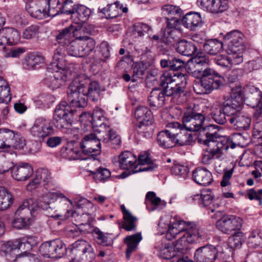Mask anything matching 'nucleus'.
I'll return each instance as SVG.
<instances>
[{
  "instance_id": "1",
  "label": "nucleus",
  "mask_w": 262,
  "mask_h": 262,
  "mask_svg": "<svg viewBox=\"0 0 262 262\" xmlns=\"http://www.w3.org/2000/svg\"><path fill=\"white\" fill-rule=\"evenodd\" d=\"M165 224L167 226L165 238L169 241L165 242V259H172V262H194V259L189 260L187 256L177 257L185 253L190 244L207 239L205 231L194 222L180 220L169 216L166 217Z\"/></svg>"
},
{
  "instance_id": "2",
  "label": "nucleus",
  "mask_w": 262,
  "mask_h": 262,
  "mask_svg": "<svg viewBox=\"0 0 262 262\" xmlns=\"http://www.w3.org/2000/svg\"><path fill=\"white\" fill-rule=\"evenodd\" d=\"M59 197L62 199V200L59 201V203L63 204L66 208H68V203H71V201L62 194H59L56 192H48L43 194L38 198L36 205L34 203L32 199L25 201L15 212V215L19 217H16L13 220L12 226L17 229H22L29 225L31 217L34 215L35 211L38 208L46 211L47 216H55V213L57 210L55 202L57 201Z\"/></svg>"
},
{
  "instance_id": "3",
  "label": "nucleus",
  "mask_w": 262,
  "mask_h": 262,
  "mask_svg": "<svg viewBox=\"0 0 262 262\" xmlns=\"http://www.w3.org/2000/svg\"><path fill=\"white\" fill-rule=\"evenodd\" d=\"M218 126L210 124L202 126L200 130L198 139L201 143L206 146L202 154V162L208 164L213 159H219L223 155V151L228 149V146L221 141L222 138L219 134Z\"/></svg>"
},
{
  "instance_id": "4",
  "label": "nucleus",
  "mask_w": 262,
  "mask_h": 262,
  "mask_svg": "<svg viewBox=\"0 0 262 262\" xmlns=\"http://www.w3.org/2000/svg\"><path fill=\"white\" fill-rule=\"evenodd\" d=\"M85 86L79 79L72 81L67 90L68 99L71 105L75 107H84L87 105L88 97L93 101L98 100L100 94V88L97 81L89 84L88 91Z\"/></svg>"
},
{
  "instance_id": "5",
  "label": "nucleus",
  "mask_w": 262,
  "mask_h": 262,
  "mask_svg": "<svg viewBox=\"0 0 262 262\" xmlns=\"http://www.w3.org/2000/svg\"><path fill=\"white\" fill-rule=\"evenodd\" d=\"M189 72L192 76L200 78L193 85L194 92L197 94H209L223 85L224 78L213 69L195 68Z\"/></svg>"
},
{
  "instance_id": "6",
  "label": "nucleus",
  "mask_w": 262,
  "mask_h": 262,
  "mask_svg": "<svg viewBox=\"0 0 262 262\" xmlns=\"http://www.w3.org/2000/svg\"><path fill=\"white\" fill-rule=\"evenodd\" d=\"M184 62L175 57L167 55L165 58V96H177L184 92L179 82V72Z\"/></svg>"
},
{
  "instance_id": "7",
  "label": "nucleus",
  "mask_w": 262,
  "mask_h": 262,
  "mask_svg": "<svg viewBox=\"0 0 262 262\" xmlns=\"http://www.w3.org/2000/svg\"><path fill=\"white\" fill-rule=\"evenodd\" d=\"M180 124L177 122L168 123L165 129V148L172 147L176 144L181 146L190 144L192 140V136L190 133L185 132L177 133Z\"/></svg>"
},
{
  "instance_id": "8",
  "label": "nucleus",
  "mask_w": 262,
  "mask_h": 262,
  "mask_svg": "<svg viewBox=\"0 0 262 262\" xmlns=\"http://www.w3.org/2000/svg\"><path fill=\"white\" fill-rule=\"evenodd\" d=\"M73 106L66 101H61L56 107L53 117V123L58 129H67L71 126L75 111ZM74 108H75L74 107Z\"/></svg>"
},
{
  "instance_id": "9",
  "label": "nucleus",
  "mask_w": 262,
  "mask_h": 262,
  "mask_svg": "<svg viewBox=\"0 0 262 262\" xmlns=\"http://www.w3.org/2000/svg\"><path fill=\"white\" fill-rule=\"evenodd\" d=\"M55 66V68H47V73L44 78L45 84L53 89L59 88L68 79V71L64 68L58 67V64Z\"/></svg>"
},
{
  "instance_id": "10",
  "label": "nucleus",
  "mask_w": 262,
  "mask_h": 262,
  "mask_svg": "<svg viewBox=\"0 0 262 262\" xmlns=\"http://www.w3.org/2000/svg\"><path fill=\"white\" fill-rule=\"evenodd\" d=\"M39 251L43 256L50 258H60L67 252L64 244L59 239L42 243Z\"/></svg>"
},
{
  "instance_id": "11",
  "label": "nucleus",
  "mask_w": 262,
  "mask_h": 262,
  "mask_svg": "<svg viewBox=\"0 0 262 262\" xmlns=\"http://www.w3.org/2000/svg\"><path fill=\"white\" fill-rule=\"evenodd\" d=\"M100 135L95 133L85 135L82 139L80 147L83 152L88 155L95 156L101 152Z\"/></svg>"
},
{
  "instance_id": "12",
  "label": "nucleus",
  "mask_w": 262,
  "mask_h": 262,
  "mask_svg": "<svg viewBox=\"0 0 262 262\" xmlns=\"http://www.w3.org/2000/svg\"><path fill=\"white\" fill-rule=\"evenodd\" d=\"M223 39L227 46L226 49L227 53L245 51L243 34L239 31L234 30L230 31L223 35Z\"/></svg>"
},
{
  "instance_id": "13",
  "label": "nucleus",
  "mask_w": 262,
  "mask_h": 262,
  "mask_svg": "<svg viewBox=\"0 0 262 262\" xmlns=\"http://www.w3.org/2000/svg\"><path fill=\"white\" fill-rule=\"evenodd\" d=\"M205 119V116L202 114L190 110L184 113L182 118L183 125L188 131H200Z\"/></svg>"
},
{
  "instance_id": "14",
  "label": "nucleus",
  "mask_w": 262,
  "mask_h": 262,
  "mask_svg": "<svg viewBox=\"0 0 262 262\" xmlns=\"http://www.w3.org/2000/svg\"><path fill=\"white\" fill-rule=\"evenodd\" d=\"M243 103V94L231 93L230 97L226 100L221 107L227 115L228 120L231 116H235L240 112Z\"/></svg>"
},
{
  "instance_id": "15",
  "label": "nucleus",
  "mask_w": 262,
  "mask_h": 262,
  "mask_svg": "<svg viewBox=\"0 0 262 262\" xmlns=\"http://www.w3.org/2000/svg\"><path fill=\"white\" fill-rule=\"evenodd\" d=\"M243 220L238 217L228 215L224 216L216 223L217 228L223 233L230 234L233 231L240 230Z\"/></svg>"
},
{
  "instance_id": "16",
  "label": "nucleus",
  "mask_w": 262,
  "mask_h": 262,
  "mask_svg": "<svg viewBox=\"0 0 262 262\" xmlns=\"http://www.w3.org/2000/svg\"><path fill=\"white\" fill-rule=\"evenodd\" d=\"M31 134L38 140H43L45 138L53 135L54 129L50 120L43 118L37 119L30 130Z\"/></svg>"
},
{
  "instance_id": "17",
  "label": "nucleus",
  "mask_w": 262,
  "mask_h": 262,
  "mask_svg": "<svg viewBox=\"0 0 262 262\" xmlns=\"http://www.w3.org/2000/svg\"><path fill=\"white\" fill-rule=\"evenodd\" d=\"M221 247L207 245L198 248L194 254V262H214L217 257Z\"/></svg>"
},
{
  "instance_id": "18",
  "label": "nucleus",
  "mask_w": 262,
  "mask_h": 262,
  "mask_svg": "<svg viewBox=\"0 0 262 262\" xmlns=\"http://www.w3.org/2000/svg\"><path fill=\"white\" fill-rule=\"evenodd\" d=\"M86 29V26L79 27V26L74 27L72 25L62 30L61 32L56 35V40L59 44H60L62 47L64 46L68 45L73 40V37L75 39H78L83 38L78 35V32H84Z\"/></svg>"
},
{
  "instance_id": "19",
  "label": "nucleus",
  "mask_w": 262,
  "mask_h": 262,
  "mask_svg": "<svg viewBox=\"0 0 262 262\" xmlns=\"http://www.w3.org/2000/svg\"><path fill=\"white\" fill-rule=\"evenodd\" d=\"M47 0H27L26 9L30 15L37 19L47 17Z\"/></svg>"
},
{
  "instance_id": "20",
  "label": "nucleus",
  "mask_w": 262,
  "mask_h": 262,
  "mask_svg": "<svg viewBox=\"0 0 262 262\" xmlns=\"http://www.w3.org/2000/svg\"><path fill=\"white\" fill-rule=\"evenodd\" d=\"M141 62H136L133 67L132 79L133 82L136 81L137 78H143L148 67L151 63L152 60L151 52L147 48L141 54Z\"/></svg>"
},
{
  "instance_id": "21",
  "label": "nucleus",
  "mask_w": 262,
  "mask_h": 262,
  "mask_svg": "<svg viewBox=\"0 0 262 262\" xmlns=\"http://www.w3.org/2000/svg\"><path fill=\"white\" fill-rule=\"evenodd\" d=\"M197 4L203 9L215 14L224 12L228 8V0H197Z\"/></svg>"
},
{
  "instance_id": "22",
  "label": "nucleus",
  "mask_w": 262,
  "mask_h": 262,
  "mask_svg": "<svg viewBox=\"0 0 262 262\" xmlns=\"http://www.w3.org/2000/svg\"><path fill=\"white\" fill-rule=\"evenodd\" d=\"M247 101L248 105L252 107H257L255 113V116L262 118V110L261 109V102L262 95L261 92L253 86H250L247 89Z\"/></svg>"
},
{
  "instance_id": "23",
  "label": "nucleus",
  "mask_w": 262,
  "mask_h": 262,
  "mask_svg": "<svg viewBox=\"0 0 262 262\" xmlns=\"http://www.w3.org/2000/svg\"><path fill=\"white\" fill-rule=\"evenodd\" d=\"M11 169L12 177L17 181H26L33 173V168L28 163L20 162L12 165Z\"/></svg>"
},
{
  "instance_id": "24",
  "label": "nucleus",
  "mask_w": 262,
  "mask_h": 262,
  "mask_svg": "<svg viewBox=\"0 0 262 262\" xmlns=\"http://www.w3.org/2000/svg\"><path fill=\"white\" fill-rule=\"evenodd\" d=\"M182 10L179 7L173 5H165V18L167 20V27L176 28L179 24Z\"/></svg>"
},
{
  "instance_id": "25",
  "label": "nucleus",
  "mask_w": 262,
  "mask_h": 262,
  "mask_svg": "<svg viewBox=\"0 0 262 262\" xmlns=\"http://www.w3.org/2000/svg\"><path fill=\"white\" fill-rule=\"evenodd\" d=\"M128 8L123 7V5L118 2L108 4L103 8H99L98 12L102 13L106 19H113L122 15V13H127Z\"/></svg>"
},
{
  "instance_id": "26",
  "label": "nucleus",
  "mask_w": 262,
  "mask_h": 262,
  "mask_svg": "<svg viewBox=\"0 0 262 262\" xmlns=\"http://www.w3.org/2000/svg\"><path fill=\"white\" fill-rule=\"evenodd\" d=\"M19 248L16 242L9 241L3 243L0 246V255L6 258L9 262H17V254Z\"/></svg>"
},
{
  "instance_id": "27",
  "label": "nucleus",
  "mask_w": 262,
  "mask_h": 262,
  "mask_svg": "<svg viewBox=\"0 0 262 262\" xmlns=\"http://www.w3.org/2000/svg\"><path fill=\"white\" fill-rule=\"evenodd\" d=\"M192 179L196 183L204 186L210 185L213 181L211 172L207 168L200 167L193 170Z\"/></svg>"
},
{
  "instance_id": "28",
  "label": "nucleus",
  "mask_w": 262,
  "mask_h": 262,
  "mask_svg": "<svg viewBox=\"0 0 262 262\" xmlns=\"http://www.w3.org/2000/svg\"><path fill=\"white\" fill-rule=\"evenodd\" d=\"M97 132H101L102 135H100V138L101 141L104 143H108L112 148H117L119 147L121 143V137L113 129L107 127V129L96 130Z\"/></svg>"
},
{
  "instance_id": "29",
  "label": "nucleus",
  "mask_w": 262,
  "mask_h": 262,
  "mask_svg": "<svg viewBox=\"0 0 262 262\" xmlns=\"http://www.w3.org/2000/svg\"><path fill=\"white\" fill-rule=\"evenodd\" d=\"M91 246L85 240H77L67 249V252H69V256L75 262Z\"/></svg>"
},
{
  "instance_id": "30",
  "label": "nucleus",
  "mask_w": 262,
  "mask_h": 262,
  "mask_svg": "<svg viewBox=\"0 0 262 262\" xmlns=\"http://www.w3.org/2000/svg\"><path fill=\"white\" fill-rule=\"evenodd\" d=\"M135 116L139 123V127L148 126L153 122V116L151 111L147 107L140 106L135 111Z\"/></svg>"
},
{
  "instance_id": "31",
  "label": "nucleus",
  "mask_w": 262,
  "mask_h": 262,
  "mask_svg": "<svg viewBox=\"0 0 262 262\" xmlns=\"http://www.w3.org/2000/svg\"><path fill=\"white\" fill-rule=\"evenodd\" d=\"M228 121L234 129L239 130L247 129L251 123V118L241 112L230 117Z\"/></svg>"
},
{
  "instance_id": "32",
  "label": "nucleus",
  "mask_w": 262,
  "mask_h": 262,
  "mask_svg": "<svg viewBox=\"0 0 262 262\" xmlns=\"http://www.w3.org/2000/svg\"><path fill=\"white\" fill-rule=\"evenodd\" d=\"M148 100L150 106L153 110H156L162 107L164 104V89L156 87L153 88Z\"/></svg>"
},
{
  "instance_id": "33",
  "label": "nucleus",
  "mask_w": 262,
  "mask_h": 262,
  "mask_svg": "<svg viewBox=\"0 0 262 262\" xmlns=\"http://www.w3.org/2000/svg\"><path fill=\"white\" fill-rule=\"evenodd\" d=\"M175 49L177 52L186 56H192L198 50L196 46L193 42L184 39L177 42Z\"/></svg>"
},
{
  "instance_id": "34",
  "label": "nucleus",
  "mask_w": 262,
  "mask_h": 262,
  "mask_svg": "<svg viewBox=\"0 0 262 262\" xmlns=\"http://www.w3.org/2000/svg\"><path fill=\"white\" fill-rule=\"evenodd\" d=\"M10 137H9L7 147H12L15 149H22L26 145V140L21 134L17 132L9 129Z\"/></svg>"
},
{
  "instance_id": "35",
  "label": "nucleus",
  "mask_w": 262,
  "mask_h": 262,
  "mask_svg": "<svg viewBox=\"0 0 262 262\" xmlns=\"http://www.w3.org/2000/svg\"><path fill=\"white\" fill-rule=\"evenodd\" d=\"M142 239L141 233L128 235L124 238V243L126 245V256L127 259L129 258L131 254L137 248L138 245Z\"/></svg>"
},
{
  "instance_id": "36",
  "label": "nucleus",
  "mask_w": 262,
  "mask_h": 262,
  "mask_svg": "<svg viewBox=\"0 0 262 262\" xmlns=\"http://www.w3.org/2000/svg\"><path fill=\"white\" fill-rule=\"evenodd\" d=\"M184 26L191 30H194L202 23V18L199 13L189 12L181 20Z\"/></svg>"
},
{
  "instance_id": "37",
  "label": "nucleus",
  "mask_w": 262,
  "mask_h": 262,
  "mask_svg": "<svg viewBox=\"0 0 262 262\" xmlns=\"http://www.w3.org/2000/svg\"><path fill=\"white\" fill-rule=\"evenodd\" d=\"M137 158L136 156L128 151L122 152L119 157L120 167L123 169H128L136 164Z\"/></svg>"
},
{
  "instance_id": "38",
  "label": "nucleus",
  "mask_w": 262,
  "mask_h": 262,
  "mask_svg": "<svg viewBox=\"0 0 262 262\" xmlns=\"http://www.w3.org/2000/svg\"><path fill=\"white\" fill-rule=\"evenodd\" d=\"M92 234L95 241L99 245L103 246H110L113 243L111 234L103 232L97 227L93 229Z\"/></svg>"
},
{
  "instance_id": "39",
  "label": "nucleus",
  "mask_w": 262,
  "mask_h": 262,
  "mask_svg": "<svg viewBox=\"0 0 262 262\" xmlns=\"http://www.w3.org/2000/svg\"><path fill=\"white\" fill-rule=\"evenodd\" d=\"M91 14V10L88 7L82 5H77L73 15L77 18V24L86 22Z\"/></svg>"
},
{
  "instance_id": "40",
  "label": "nucleus",
  "mask_w": 262,
  "mask_h": 262,
  "mask_svg": "<svg viewBox=\"0 0 262 262\" xmlns=\"http://www.w3.org/2000/svg\"><path fill=\"white\" fill-rule=\"evenodd\" d=\"M203 47L206 53L215 55L222 50L223 43L217 39H208L205 42Z\"/></svg>"
},
{
  "instance_id": "41",
  "label": "nucleus",
  "mask_w": 262,
  "mask_h": 262,
  "mask_svg": "<svg viewBox=\"0 0 262 262\" xmlns=\"http://www.w3.org/2000/svg\"><path fill=\"white\" fill-rule=\"evenodd\" d=\"M16 242L19 249H22L25 250L24 252H28L37 245V238L33 236H26L16 239Z\"/></svg>"
},
{
  "instance_id": "42",
  "label": "nucleus",
  "mask_w": 262,
  "mask_h": 262,
  "mask_svg": "<svg viewBox=\"0 0 262 262\" xmlns=\"http://www.w3.org/2000/svg\"><path fill=\"white\" fill-rule=\"evenodd\" d=\"M137 162H138V165L147 164L148 166L143 168H140L138 170H133V171L134 173L139 171H148L154 168V166L151 165V164H153V163L149 157V153L145 151H142L140 154L138 156Z\"/></svg>"
},
{
  "instance_id": "43",
  "label": "nucleus",
  "mask_w": 262,
  "mask_h": 262,
  "mask_svg": "<svg viewBox=\"0 0 262 262\" xmlns=\"http://www.w3.org/2000/svg\"><path fill=\"white\" fill-rule=\"evenodd\" d=\"M43 56L38 54H32L26 57L23 62V68L27 70L33 69L36 65L44 62Z\"/></svg>"
},
{
  "instance_id": "44",
  "label": "nucleus",
  "mask_w": 262,
  "mask_h": 262,
  "mask_svg": "<svg viewBox=\"0 0 262 262\" xmlns=\"http://www.w3.org/2000/svg\"><path fill=\"white\" fill-rule=\"evenodd\" d=\"M85 38L80 39V55L81 57L88 56L90 55L95 48V41L92 38H88L87 39L81 40Z\"/></svg>"
},
{
  "instance_id": "45",
  "label": "nucleus",
  "mask_w": 262,
  "mask_h": 262,
  "mask_svg": "<svg viewBox=\"0 0 262 262\" xmlns=\"http://www.w3.org/2000/svg\"><path fill=\"white\" fill-rule=\"evenodd\" d=\"M8 45L17 43L20 39L19 32L13 28H3Z\"/></svg>"
},
{
  "instance_id": "46",
  "label": "nucleus",
  "mask_w": 262,
  "mask_h": 262,
  "mask_svg": "<svg viewBox=\"0 0 262 262\" xmlns=\"http://www.w3.org/2000/svg\"><path fill=\"white\" fill-rule=\"evenodd\" d=\"M10 157L9 152L0 151V173H5L12 168L13 163Z\"/></svg>"
},
{
  "instance_id": "47",
  "label": "nucleus",
  "mask_w": 262,
  "mask_h": 262,
  "mask_svg": "<svg viewBox=\"0 0 262 262\" xmlns=\"http://www.w3.org/2000/svg\"><path fill=\"white\" fill-rule=\"evenodd\" d=\"M12 194L5 189L0 190V210H4L10 207L13 202Z\"/></svg>"
},
{
  "instance_id": "48",
  "label": "nucleus",
  "mask_w": 262,
  "mask_h": 262,
  "mask_svg": "<svg viewBox=\"0 0 262 262\" xmlns=\"http://www.w3.org/2000/svg\"><path fill=\"white\" fill-rule=\"evenodd\" d=\"M145 202L148 210L154 211L161 202V200L156 196L155 192L149 191L146 194Z\"/></svg>"
},
{
  "instance_id": "49",
  "label": "nucleus",
  "mask_w": 262,
  "mask_h": 262,
  "mask_svg": "<svg viewBox=\"0 0 262 262\" xmlns=\"http://www.w3.org/2000/svg\"><path fill=\"white\" fill-rule=\"evenodd\" d=\"M191 63L194 68H200L202 69H210L208 67L209 58L202 53L198 54L191 59Z\"/></svg>"
},
{
  "instance_id": "50",
  "label": "nucleus",
  "mask_w": 262,
  "mask_h": 262,
  "mask_svg": "<svg viewBox=\"0 0 262 262\" xmlns=\"http://www.w3.org/2000/svg\"><path fill=\"white\" fill-rule=\"evenodd\" d=\"M48 9L47 10V16L54 17L59 13H62V4L59 0H47Z\"/></svg>"
},
{
  "instance_id": "51",
  "label": "nucleus",
  "mask_w": 262,
  "mask_h": 262,
  "mask_svg": "<svg viewBox=\"0 0 262 262\" xmlns=\"http://www.w3.org/2000/svg\"><path fill=\"white\" fill-rule=\"evenodd\" d=\"M123 219L124 222L122 225V228L127 231L136 230V222L138 220L136 216H133L130 213L127 214V215L125 214L123 216Z\"/></svg>"
},
{
  "instance_id": "52",
  "label": "nucleus",
  "mask_w": 262,
  "mask_h": 262,
  "mask_svg": "<svg viewBox=\"0 0 262 262\" xmlns=\"http://www.w3.org/2000/svg\"><path fill=\"white\" fill-rule=\"evenodd\" d=\"M228 81L229 86L232 91L231 93L242 94V86H241L235 71H233L232 74H230L228 76Z\"/></svg>"
},
{
  "instance_id": "53",
  "label": "nucleus",
  "mask_w": 262,
  "mask_h": 262,
  "mask_svg": "<svg viewBox=\"0 0 262 262\" xmlns=\"http://www.w3.org/2000/svg\"><path fill=\"white\" fill-rule=\"evenodd\" d=\"M167 170H169L172 174L181 176L185 178L188 172V168L187 166L179 164H173L172 165L165 166Z\"/></svg>"
},
{
  "instance_id": "54",
  "label": "nucleus",
  "mask_w": 262,
  "mask_h": 262,
  "mask_svg": "<svg viewBox=\"0 0 262 262\" xmlns=\"http://www.w3.org/2000/svg\"><path fill=\"white\" fill-rule=\"evenodd\" d=\"M245 236L243 232L236 230L229 238V243L232 248H238L244 243Z\"/></svg>"
},
{
  "instance_id": "55",
  "label": "nucleus",
  "mask_w": 262,
  "mask_h": 262,
  "mask_svg": "<svg viewBox=\"0 0 262 262\" xmlns=\"http://www.w3.org/2000/svg\"><path fill=\"white\" fill-rule=\"evenodd\" d=\"M175 28H170L167 26V29H165V44H168L170 46L174 45L175 42L178 40L176 33H179Z\"/></svg>"
},
{
  "instance_id": "56",
  "label": "nucleus",
  "mask_w": 262,
  "mask_h": 262,
  "mask_svg": "<svg viewBox=\"0 0 262 262\" xmlns=\"http://www.w3.org/2000/svg\"><path fill=\"white\" fill-rule=\"evenodd\" d=\"M67 53L69 55L75 57H81L80 55V42L77 39H73L67 45Z\"/></svg>"
},
{
  "instance_id": "57",
  "label": "nucleus",
  "mask_w": 262,
  "mask_h": 262,
  "mask_svg": "<svg viewBox=\"0 0 262 262\" xmlns=\"http://www.w3.org/2000/svg\"><path fill=\"white\" fill-rule=\"evenodd\" d=\"M222 110L223 108L221 107L213 110L211 112L212 118L219 124H224L228 120L227 115Z\"/></svg>"
},
{
  "instance_id": "58",
  "label": "nucleus",
  "mask_w": 262,
  "mask_h": 262,
  "mask_svg": "<svg viewBox=\"0 0 262 262\" xmlns=\"http://www.w3.org/2000/svg\"><path fill=\"white\" fill-rule=\"evenodd\" d=\"M248 244L251 247L255 248L262 244V232L252 231L249 237Z\"/></svg>"
},
{
  "instance_id": "59",
  "label": "nucleus",
  "mask_w": 262,
  "mask_h": 262,
  "mask_svg": "<svg viewBox=\"0 0 262 262\" xmlns=\"http://www.w3.org/2000/svg\"><path fill=\"white\" fill-rule=\"evenodd\" d=\"M96 254L92 246H91L75 262H93Z\"/></svg>"
},
{
  "instance_id": "60",
  "label": "nucleus",
  "mask_w": 262,
  "mask_h": 262,
  "mask_svg": "<svg viewBox=\"0 0 262 262\" xmlns=\"http://www.w3.org/2000/svg\"><path fill=\"white\" fill-rule=\"evenodd\" d=\"M243 139V137L241 134L238 133L232 136V141L226 139H221V141L224 145L228 146V148L230 147L233 149L237 145L241 146V141Z\"/></svg>"
},
{
  "instance_id": "61",
  "label": "nucleus",
  "mask_w": 262,
  "mask_h": 262,
  "mask_svg": "<svg viewBox=\"0 0 262 262\" xmlns=\"http://www.w3.org/2000/svg\"><path fill=\"white\" fill-rule=\"evenodd\" d=\"M262 68V58H257L255 59L246 62L244 69L245 72L249 73L254 70H257Z\"/></svg>"
},
{
  "instance_id": "62",
  "label": "nucleus",
  "mask_w": 262,
  "mask_h": 262,
  "mask_svg": "<svg viewBox=\"0 0 262 262\" xmlns=\"http://www.w3.org/2000/svg\"><path fill=\"white\" fill-rule=\"evenodd\" d=\"M71 216L76 218L80 225H89L91 222V217L90 214L82 213L79 215L76 211H73L72 212Z\"/></svg>"
},
{
  "instance_id": "63",
  "label": "nucleus",
  "mask_w": 262,
  "mask_h": 262,
  "mask_svg": "<svg viewBox=\"0 0 262 262\" xmlns=\"http://www.w3.org/2000/svg\"><path fill=\"white\" fill-rule=\"evenodd\" d=\"M17 262H42L36 255L24 252L17 256Z\"/></svg>"
},
{
  "instance_id": "64",
  "label": "nucleus",
  "mask_w": 262,
  "mask_h": 262,
  "mask_svg": "<svg viewBox=\"0 0 262 262\" xmlns=\"http://www.w3.org/2000/svg\"><path fill=\"white\" fill-rule=\"evenodd\" d=\"M214 199L213 194L210 189L202 191V205L205 207L211 205Z\"/></svg>"
}]
</instances>
